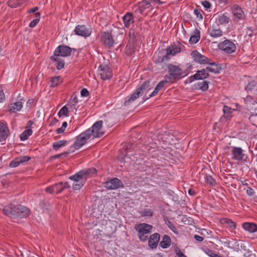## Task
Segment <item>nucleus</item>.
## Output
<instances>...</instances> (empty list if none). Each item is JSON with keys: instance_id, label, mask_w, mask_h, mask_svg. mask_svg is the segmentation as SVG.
I'll return each instance as SVG.
<instances>
[{"instance_id": "obj_55", "label": "nucleus", "mask_w": 257, "mask_h": 257, "mask_svg": "<svg viewBox=\"0 0 257 257\" xmlns=\"http://www.w3.org/2000/svg\"><path fill=\"white\" fill-rule=\"evenodd\" d=\"M175 253L177 257H187L180 249L179 248H176L175 249Z\"/></svg>"}, {"instance_id": "obj_25", "label": "nucleus", "mask_w": 257, "mask_h": 257, "mask_svg": "<svg viewBox=\"0 0 257 257\" xmlns=\"http://www.w3.org/2000/svg\"><path fill=\"white\" fill-rule=\"evenodd\" d=\"M122 20L125 27L128 28L134 23L133 15L131 13H127L123 17Z\"/></svg>"}, {"instance_id": "obj_21", "label": "nucleus", "mask_w": 257, "mask_h": 257, "mask_svg": "<svg viewBox=\"0 0 257 257\" xmlns=\"http://www.w3.org/2000/svg\"><path fill=\"white\" fill-rule=\"evenodd\" d=\"M244 89L247 92L250 91L257 95V81L251 80L248 82Z\"/></svg>"}, {"instance_id": "obj_26", "label": "nucleus", "mask_w": 257, "mask_h": 257, "mask_svg": "<svg viewBox=\"0 0 257 257\" xmlns=\"http://www.w3.org/2000/svg\"><path fill=\"white\" fill-rule=\"evenodd\" d=\"M50 59L53 62L56 63V66L57 70H60L64 67L65 65L64 61L61 58H59V56L53 55L51 56Z\"/></svg>"}, {"instance_id": "obj_27", "label": "nucleus", "mask_w": 257, "mask_h": 257, "mask_svg": "<svg viewBox=\"0 0 257 257\" xmlns=\"http://www.w3.org/2000/svg\"><path fill=\"white\" fill-rule=\"evenodd\" d=\"M168 82L165 79L164 80L161 81L156 86L155 90L151 93V94L149 95L148 97L146 98V99H148L151 97H154L156 96L159 91L165 86L166 83Z\"/></svg>"}, {"instance_id": "obj_50", "label": "nucleus", "mask_w": 257, "mask_h": 257, "mask_svg": "<svg viewBox=\"0 0 257 257\" xmlns=\"http://www.w3.org/2000/svg\"><path fill=\"white\" fill-rule=\"evenodd\" d=\"M21 163L17 157L10 162L9 166L11 168H15L18 166Z\"/></svg>"}, {"instance_id": "obj_39", "label": "nucleus", "mask_w": 257, "mask_h": 257, "mask_svg": "<svg viewBox=\"0 0 257 257\" xmlns=\"http://www.w3.org/2000/svg\"><path fill=\"white\" fill-rule=\"evenodd\" d=\"M129 40L128 43L132 44H137V33L134 30H130L128 33Z\"/></svg>"}, {"instance_id": "obj_42", "label": "nucleus", "mask_w": 257, "mask_h": 257, "mask_svg": "<svg viewBox=\"0 0 257 257\" xmlns=\"http://www.w3.org/2000/svg\"><path fill=\"white\" fill-rule=\"evenodd\" d=\"M76 104L75 102L69 100L66 105L70 109V111L76 113L77 109V108L76 107Z\"/></svg>"}, {"instance_id": "obj_61", "label": "nucleus", "mask_w": 257, "mask_h": 257, "mask_svg": "<svg viewBox=\"0 0 257 257\" xmlns=\"http://www.w3.org/2000/svg\"><path fill=\"white\" fill-rule=\"evenodd\" d=\"M45 191L46 192L49 193L50 194H52L53 193H55L54 192V188H53V186L52 185V186H49V187L46 188H45Z\"/></svg>"}, {"instance_id": "obj_23", "label": "nucleus", "mask_w": 257, "mask_h": 257, "mask_svg": "<svg viewBox=\"0 0 257 257\" xmlns=\"http://www.w3.org/2000/svg\"><path fill=\"white\" fill-rule=\"evenodd\" d=\"M79 173L87 180L88 177H90L93 175H96L97 170L95 168H92L80 170L79 171Z\"/></svg>"}, {"instance_id": "obj_58", "label": "nucleus", "mask_w": 257, "mask_h": 257, "mask_svg": "<svg viewBox=\"0 0 257 257\" xmlns=\"http://www.w3.org/2000/svg\"><path fill=\"white\" fill-rule=\"evenodd\" d=\"M81 95L83 97H87L89 95V93L88 90L86 88H83L81 90Z\"/></svg>"}, {"instance_id": "obj_37", "label": "nucleus", "mask_w": 257, "mask_h": 257, "mask_svg": "<svg viewBox=\"0 0 257 257\" xmlns=\"http://www.w3.org/2000/svg\"><path fill=\"white\" fill-rule=\"evenodd\" d=\"M62 82V79L60 76H54L51 78L50 85L51 87H55Z\"/></svg>"}, {"instance_id": "obj_57", "label": "nucleus", "mask_w": 257, "mask_h": 257, "mask_svg": "<svg viewBox=\"0 0 257 257\" xmlns=\"http://www.w3.org/2000/svg\"><path fill=\"white\" fill-rule=\"evenodd\" d=\"M69 154V152H65L64 153H61V154H58V155H55L54 156H52L51 157V159L52 160H53V159H58L59 158H60L61 156L62 155H67Z\"/></svg>"}, {"instance_id": "obj_22", "label": "nucleus", "mask_w": 257, "mask_h": 257, "mask_svg": "<svg viewBox=\"0 0 257 257\" xmlns=\"http://www.w3.org/2000/svg\"><path fill=\"white\" fill-rule=\"evenodd\" d=\"M140 95H142L141 92H140L137 89L130 97L125 98V101L123 103V105L125 106L129 105L132 102L138 98Z\"/></svg>"}, {"instance_id": "obj_1", "label": "nucleus", "mask_w": 257, "mask_h": 257, "mask_svg": "<svg viewBox=\"0 0 257 257\" xmlns=\"http://www.w3.org/2000/svg\"><path fill=\"white\" fill-rule=\"evenodd\" d=\"M4 213L11 218H25L29 215L30 210L26 207L20 204H10L3 208Z\"/></svg>"}, {"instance_id": "obj_2", "label": "nucleus", "mask_w": 257, "mask_h": 257, "mask_svg": "<svg viewBox=\"0 0 257 257\" xmlns=\"http://www.w3.org/2000/svg\"><path fill=\"white\" fill-rule=\"evenodd\" d=\"M221 68L215 62H213L210 64V66L197 71L195 74L190 76L188 78L189 81L190 83H191L196 80H204L209 76V72L218 74Z\"/></svg>"}, {"instance_id": "obj_41", "label": "nucleus", "mask_w": 257, "mask_h": 257, "mask_svg": "<svg viewBox=\"0 0 257 257\" xmlns=\"http://www.w3.org/2000/svg\"><path fill=\"white\" fill-rule=\"evenodd\" d=\"M153 211L152 209L145 208L140 212V214L143 217H152Z\"/></svg>"}, {"instance_id": "obj_18", "label": "nucleus", "mask_w": 257, "mask_h": 257, "mask_svg": "<svg viewBox=\"0 0 257 257\" xmlns=\"http://www.w3.org/2000/svg\"><path fill=\"white\" fill-rule=\"evenodd\" d=\"M74 32L76 35L82 37H88L91 34V31L85 25H78L76 27Z\"/></svg>"}, {"instance_id": "obj_64", "label": "nucleus", "mask_w": 257, "mask_h": 257, "mask_svg": "<svg viewBox=\"0 0 257 257\" xmlns=\"http://www.w3.org/2000/svg\"><path fill=\"white\" fill-rule=\"evenodd\" d=\"M194 238L199 242H201L203 240L204 238L201 236H199L197 234H195L194 235Z\"/></svg>"}, {"instance_id": "obj_38", "label": "nucleus", "mask_w": 257, "mask_h": 257, "mask_svg": "<svg viewBox=\"0 0 257 257\" xmlns=\"http://www.w3.org/2000/svg\"><path fill=\"white\" fill-rule=\"evenodd\" d=\"M67 143V141L65 140H61L54 142L52 147L54 150L58 151L61 147L65 146Z\"/></svg>"}, {"instance_id": "obj_34", "label": "nucleus", "mask_w": 257, "mask_h": 257, "mask_svg": "<svg viewBox=\"0 0 257 257\" xmlns=\"http://www.w3.org/2000/svg\"><path fill=\"white\" fill-rule=\"evenodd\" d=\"M136 47V44L127 43L125 50V53L127 56H131L135 52Z\"/></svg>"}, {"instance_id": "obj_46", "label": "nucleus", "mask_w": 257, "mask_h": 257, "mask_svg": "<svg viewBox=\"0 0 257 257\" xmlns=\"http://www.w3.org/2000/svg\"><path fill=\"white\" fill-rule=\"evenodd\" d=\"M22 1V0H10L8 2V5L11 8H17L21 5Z\"/></svg>"}, {"instance_id": "obj_10", "label": "nucleus", "mask_w": 257, "mask_h": 257, "mask_svg": "<svg viewBox=\"0 0 257 257\" xmlns=\"http://www.w3.org/2000/svg\"><path fill=\"white\" fill-rule=\"evenodd\" d=\"M72 50H75V49H72L66 45H61L55 49L54 55L59 57H67L70 55Z\"/></svg>"}, {"instance_id": "obj_11", "label": "nucleus", "mask_w": 257, "mask_h": 257, "mask_svg": "<svg viewBox=\"0 0 257 257\" xmlns=\"http://www.w3.org/2000/svg\"><path fill=\"white\" fill-rule=\"evenodd\" d=\"M98 70L99 74L102 80L110 79L112 77V72L109 66L100 65L98 67Z\"/></svg>"}, {"instance_id": "obj_44", "label": "nucleus", "mask_w": 257, "mask_h": 257, "mask_svg": "<svg viewBox=\"0 0 257 257\" xmlns=\"http://www.w3.org/2000/svg\"><path fill=\"white\" fill-rule=\"evenodd\" d=\"M40 15H41L39 12H37L35 14L36 19L32 21L29 24V27L30 28H34L37 25L40 21Z\"/></svg>"}, {"instance_id": "obj_40", "label": "nucleus", "mask_w": 257, "mask_h": 257, "mask_svg": "<svg viewBox=\"0 0 257 257\" xmlns=\"http://www.w3.org/2000/svg\"><path fill=\"white\" fill-rule=\"evenodd\" d=\"M33 131L31 129H26L20 136V139L22 141L27 140L29 137L32 134Z\"/></svg>"}, {"instance_id": "obj_6", "label": "nucleus", "mask_w": 257, "mask_h": 257, "mask_svg": "<svg viewBox=\"0 0 257 257\" xmlns=\"http://www.w3.org/2000/svg\"><path fill=\"white\" fill-rule=\"evenodd\" d=\"M182 46L183 45L180 43H177L176 44L173 43L170 47L167 48L166 55L160 57L158 60V62L159 63H163L165 60H168L169 59V55H175L176 54L181 52Z\"/></svg>"}, {"instance_id": "obj_28", "label": "nucleus", "mask_w": 257, "mask_h": 257, "mask_svg": "<svg viewBox=\"0 0 257 257\" xmlns=\"http://www.w3.org/2000/svg\"><path fill=\"white\" fill-rule=\"evenodd\" d=\"M209 35L212 38H218L223 35L222 30L219 27L213 26L212 29L209 31Z\"/></svg>"}, {"instance_id": "obj_29", "label": "nucleus", "mask_w": 257, "mask_h": 257, "mask_svg": "<svg viewBox=\"0 0 257 257\" xmlns=\"http://www.w3.org/2000/svg\"><path fill=\"white\" fill-rule=\"evenodd\" d=\"M151 89H152V87L150 85V80H147L144 81L141 86L138 88V90L141 92L142 95L144 93H147Z\"/></svg>"}, {"instance_id": "obj_51", "label": "nucleus", "mask_w": 257, "mask_h": 257, "mask_svg": "<svg viewBox=\"0 0 257 257\" xmlns=\"http://www.w3.org/2000/svg\"><path fill=\"white\" fill-rule=\"evenodd\" d=\"M18 158L21 164L27 162L31 160V157L28 156H20Z\"/></svg>"}, {"instance_id": "obj_14", "label": "nucleus", "mask_w": 257, "mask_h": 257, "mask_svg": "<svg viewBox=\"0 0 257 257\" xmlns=\"http://www.w3.org/2000/svg\"><path fill=\"white\" fill-rule=\"evenodd\" d=\"M102 120H98L95 122L91 128L88 129L93 132L92 135L94 138H99L104 135V132L100 131L102 127Z\"/></svg>"}, {"instance_id": "obj_47", "label": "nucleus", "mask_w": 257, "mask_h": 257, "mask_svg": "<svg viewBox=\"0 0 257 257\" xmlns=\"http://www.w3.org/2000/svg\"><path fill=\"white\" fill-rule=\"evenodd\" d=\"M204 252L210 257H224L216 253L215 251L208 248L205 249Z\"/></svg>"}, {"instance_id": "obj_7", "label": "nucleus", "mask_w": 257, "mask_h": 257, "mask_svg": "<svg viewBox=\"0 0 257 257\" xmlns=\"http://www.w3.org/2000/svg\"><path fill=\"white\" fill-rule=\"evenodd\" d=\"M69 179L74 181L72 185V188L74 190H80L84 186L86 181V179L84 178L79 172L70 176Z\"/></svg>"}, {"instance_id": "obj_54", "label": "nucleus", "mask_w": 257, "mask_h": 257, "mask_svg": "<svg viewBox=\"0 0 257 257\" xmlns=\"http://www.w3.org/2000/svg\"><path fill=\"white\" fill-rule=\"evenodd\" d=\"M5 95L2 86L0 85V102L5 100Z\"/></svg>"}, {"instance_id": "obj_45", "label": "nucleus", "mask_w": 257, "mask_h": 257, "mask_svg": "<svg viewBox=\"0 0 257 257\" xmlns=\"http://www.w3.org/2000/svg\"><path fill=\"white\" fill-rule=\"evenodd\" d=\"M54 192L56 194H59L63 191L62 187V182H59L54 185H53Z\"/></svg>"}, {"instance_id": "obj_19", "label": "nucleus", "mask_w": 257, "mask_h": 257, "mask_svg": "<svg viewBox=\"0 0 257 257\" xmlns=\"http://www.w3.org/2000/svg\"><path fill=\"white\" fill-rule=\"evenodd\" d=\"M151 2L149 0H144L138 4L135 12L142 14L146 10L151 8Z\"/></svg>"}, {"instance_id": "obj_60", "label": "nucleus", "mask_w": 257, "mask_h": 257, "mask_svg": "<svg viewBox=\"0 0 257 257\" xmlns=\"http://www.w3.org/2000/svg\"><path fill=\"white\" fill-rule=\"evenodd\" d=\"M246 193L249 196H252L254 194V190L250 187H248L246 189Z\"/></svg>"}, {"instance_id": "obj_62", "label": "nucleus", "mask_w": 257, "mask_h": 257, "mask_svg": "<svg viewBox=\"0 0 257 257\" xmlns=\"http://www.w3.org/2000/svg\"><path fill=\"white\" fill-rule=\"evenodd\" d=\"M71 101H73V102H75L76 104H77L78 102V98L76 96V95L73 94L71 95L70 99H69Z\"/></svg>"}, {"instance_id": "obj_5", "label": "nucleus", "mask_w": 257, "mask_h": 257, "mask_svg": "<svg viewBox=\"0 0 257 257\" xmlns=\"http://www.w3.org/2000/svg\"><path fill=\"white\" fill-rule=\"evenodd\" d=\"M92 132L90 130H87L84 132L81 133L76 137V140L74 143L72 147L75 149L78 150L83 145H84L87 141L90 139L92 135Z\"/></svg>"}, {"instance_id": "obj_16", "label": "nucleus", "mask_w": 257, "mask_h": 257, "mask_svg": "<svg viewBox=\"0 0 257 257\" xmlns=\"http://www.w3.org/2000/svg\"><path fill=\"white\" fill-rule=\"evenodd\" d=\"M231 12L234 18L237 20H243L245 18V14L241 9L237 5H233L231 8Z\"/></svg>"}, {"instance_id": "obj_43", "label": "nucleus", "mask_w": 257, "mask_h": 257, "mask_svg": "<svg viewBox=\"0 0 257 257\" xmlns=\"http://www.w3.org/2000/svg\"><path fill=\"white\" fill-rule=\"evenodd\" d=\"M166 224L168 227L175 234H178V231L175 226L167 218V220H165Z\"/></svg>"}, {"instance_id": "obj_30", "label": "nucleus", "mask_w": 257, "mask_h": 257, "mask_svg": "<svg viewBox=\"0 0 257 257\" xmlns=\"http://www.w3.org/2000/svg\"><path fill=\"white\" fill-rule=\"evenodd\" d=\"M243 228L251 233L257 231V225L254 223L245 222L242 224Z\"/></svg>"}, {"instance_id": "obj_3", "label": "nucleus", "mask_w": 257, "mask_h": 257, "mask_svg": "<svg viewBox=\"0 0 257 257\" xmlns=\"http://www.w3.org/2000/svg\"><path fill=\"white\" fill-rule=\"evenodd\" d=\"M168 74L165 76L164 78L170 83H174L177 80L181 79L187 74L179 66L169 64L168 65Z\"/></svg>"}, {"instance_id": "obj_36", "label": "nucleus", "mask_w": 257, "mask_h": 257, "mask_svg": "<svg viewBox=\"0 0 257 257\" xmlns=\"http://www.w3.org/2000/svg\"><path fill=\"white\" fill-rule=\"evenodd\" d=\"M218 23L220 25L227 24L229 21V18L227 16V13H224L218 17Z\"/></svg>"}, {"instance_id": "obj_53", "label": "nucleus", "mask_w": 257, "mask_h": 257, "mask_svg": "<svg viewBox=\"0 0 257 257\" xmlns=\"http://www.w3.org/2000/svg\"><path fill=\"white\" fill-rule=\"evenodd\" d=\"M249 119L252 124L257 126V123L255 122V120H257V114L251 115Z\"/></svg>"}, {"instance_id": "obj_15", "label": "nucleus", "mask_w": 257, "mask_h": 257, "mask_svg": "<svg viewBox=\"0 0 257 257\" xmlns=\"http://www.w3.org/2000/svg\"><path fill=\"white\" fill-rule=\"evenodd\" d=\"M100 41L105 46L108 48L112 47L114 42L111 34L106 32H104L101 34Z\"/></svg>"}, {"instance_id": "obj_13", "label": "nucleus", "mask_w": 257, "mask_h": 257, "mask_svg": "<svg viewBox=\"0 0 257 257\" xmlns=\"http://www.w3.org/2000/svg\"><path fill=\"white\" fill-rule=\"evenodd\" d=\"M104 187L108 190H115L123 187V184L120 180L113 178L105 182Z\"/></svg>"}, {"instance_id": "obj_49", "label": "nucleus", "mask_w": 257, "mask_h": 257, "mask_svg": "<svg viewBox=\"0 0 257 257\" xmlns=\"http://www.w3.org/2000/svg\"><path fill=\"white\" fill-rule=\"evenodd\" d=\"M205 182L212 186H215L216 184L215 180L210 175H207L205 178Z\"/></svg>"}, {"instance_id": "obj_32", "label": "nucleus", "mask_w": 257, "mask_h": 257, "mask_svg": "<svg viewBox=\"0 0 257 257\" xmlns=\"http://www.w3.org/2000/svg\"><path fill=\"white\" fill-rule=\"evenodd\" d=\"M22 102H16L11 104L9 106V111L11 113H15L17 111H20L22 109Z\"/></svg>"}, {"instance_id": "obj_63", "label": "nucleus", "mask_w": 257, "mask_h": 257, "mask_svg": "<svg viewBox=\"0 0 257 257\" xmlns=\"http://www.w3.org/2000/svg\"><path fill=\"white\" fill-rule=\"evenodd\" d=\"M253 31L251 27L247 28L246 34L248 35L249 37H251L252 36Z\"/></svg>"}, {"instance_id": "obj_12", "label": "nucleus", "mask_w": 257, "mask_h": 257, "mask_svg": "<svg viewBox=\"0 0 257 257\" xmlns=\"http://www.w3.org/2000/svg\"><path fill=\"white\" fill-rule=\"evenodd\" d=\"M232 159L236 161H246L247 156L243 153V150L239 147H233Z\"/></svg>"}, {"instance_id": "obj_59", "label": "nucleus", "mask_w": 257, "mask_h": 257, "mask_svg": "<svg viewBox=\"0 0 257 257\" xmlns=\"http://www.w3.org/2000/svg\"><path fill=\"white\" fill-rule=\"evenodd\" d=\"M202 5L206 9H209L211 7L210 3L207 1L202 2Z\"/></svg>"}, {"instance_id": "obj_8", "label": "nucleus", "mask_w": 257, "mask_h": 257, "mask_svg": "<svg viewBox=\"0 0 257 257\" xmlns=\"http://www.w3.org/2000/svg\"><path fill=\"white\" fill-rule=\"evenodd\" d=\"M218 46L220 50L227 54H231L234 52L236 49L235 44L232 41L228 39L220 43Z\"/></svg>"}, {"instance_id": "obj_35", "label": "nucleus", "mask_w": 257, "mask_h": 257, "mask_svg": "<svg viewBox=\"0 0 257 257\" xmlns=\"http://www.w3.org/2000/svg\"><path fill=\"white\" fill-rule=\"evenodd\" d=\"M220 222L223 225H227L230 228L235 229L236 228V223L231 219L223 218L220 219Z\"/></svg>"}, {"instance_id": "obj_31", "label": "nucleus", "mask_w": 257, "mask_h": 257, "mask_svg": "<svg viewBox=\"0 0 257 257\" xmlns=\"http://www.w3.org/2000/svg\"><path fill=\"white\" fill-rule=\"evenodd\" d=\"M171 239L170 236L165 234L163 237L162 240L160 242V245L163 248H167L171 245Z\"/></svg>"}, {"instance_id": "obj_24", "label": "nucleus", "mask_w": 257, "mask_h": 257, "mask_svg": "<svg viewBox=\"0 0 257 257\" xmlns=\"http://www.w3.org/2000/svg\"><path fill=\"white\" fill-rule=\"evenodd\" d=\"M209 82L203 81L197 82L194 85V88L196 90L206 91L208 89Z\"/></svg>"}, {"instance_id": "obj_4", "label": "nucleus", "mask_w": 257, "mask_h": 257, "mask_svg": "<svg viewBox=\"0 0 257 257\" xmlns=\"http://www.w3.org/2000/svg\"><path fill=\"white\" fill-rule=\"evenodd\" d=\"M153 228L152 225L146 223L137 224L135 226V229L138 231V238L142 242L148 239V234L151 233Z\"/></svg>"}, {"instance_id": "obj_48", "label": "nucleus", "mask_w": 257, "mask_h": 257, "mask_svg": "<svg viewBox=\"0 0 257 257\" xmlns=\"http://www.w3.org/2000/svg\"><path fill=\"white\" fill-rule=\"evenodd\" d=\"M68 107L65 105L61 108L60 111H59L58 115L59 117H61L62 115H65L66 116H68Z\"/></svg>"}, {"instance_id": "obj_56", "label": "nucleus", "mask_w": 257, "mask_h": 257, "mask_svg": "<svg viewBox=\"0 0 257 257\" xmlns=\"http://www.w3.org/2000/svg\"><path fill=\"white\" fill-rule=\"evenodd\" d=\"M224 114L231 113L232 108L228 106L224 105L223 109Z\"/></svg>"}, {"instance_id": "obj_52", "label": "nucleus", "mask_w": 257, "mask_h": 257, "mask_svg": "<svg viewBox=\"0 0 257 257\" xmlns=\"http://www.w3.org/2000/svg\"><path fill=\"white\" fill-rule=\"evenodd\" d=\"M203 12L201 10L199 9H195L194 10V13L196 16L197 18H199V19H202L203 17L201 13Z\"/></svg>"}, {"instance_id": "obj_20", "label": "nucleus", "mask_w": 257, "mask_h": 257, "mask_svg": "<svg viewBox=\"0 0 257 257\" xmlns=\"http://www.w3.org/2000/svg\"><path fill=\"white\" fill-rule=\"evenodd\" d=\"M10 131L7 124L0 122V142L6 141L9 135Z\"/></svg>"}, {"instance_id": "obj_17", "label": "nucleus", "mask_w": 257, "mask_h": 257, "mask_svg": "<svg viewBox=\"0 0 257 257\" xmlns=\"http://www.w3.org/2000/svg\"><path fill=\"white\" fill-rule=\"evenodd\" d=\"M160 235L158 233H155L148 237V245L152 249L157 248L160 241Z\"/></svg>"}, {"instance_id": "obj_33", "label": "nucleus", "mask_w": 257, "mask_h": 257, "mask_svg": "<svg viewBox=\"0 0 257 257\" xmlns=\"http://www.w3.org/2000/svg\"><path fill=\"white\" fill-rule=\"evenodd\" d=\"M200 39V32L197 29H195L194 34L192 35L189 39V43L191 44H196Z\"/></svg>"}, {"instance_id": "obj_9", "label": "nucleus", "mask_w": 257, "mask_h": 257, "mask_svg": "<svg viewBox=\"0 0 257 257\" xmlns=\"http://www.w3.org/2000/svg\"><path fill=\"white\" fill-rule=\"evenodd\" d=\"M193 60L200 64H209L212 63L210 60L204 55L199 53L197 50L192 51L191 53Z\"/></svg>"}]
</instances>
